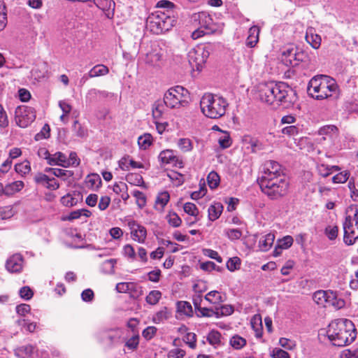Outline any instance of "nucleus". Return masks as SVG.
<instances>
[{
  "mask_svg": "<svg viewBox=\"0 0 358 358\" xmlns=\"http://www.w3.org/2000/svg\"><path fill=\"white\" fill-rule=\"evenodd\" d=\"M223 208L224 207L221 203L214 202L208 208V219L210 221H215L217 220L221 215L223 211Z\"/></svg>",
  "mask_w": 358,
  "mask_h": 358,
  "instance_id": "27",
  "label": "nucleus"
},
{
  "mask_svg": "<svg viewBox=\"0 0 358 358\" xmlns=\"http://www.w3.org/2000/svg\"><path fill=\"white\" fill-rule=\"evenodd\" d=\"M14 211L10 206H3L0 208V218L2 220H7L13 217Z\"/></svg>",
  "mask_w": 358,
  "mask_h": 358,
  "instance_id": "62",
  "label": "nucleus"
},
{
  "mask_svg": "<svg viewBox=\"0 0 358 358\" xmlns=\"http://www.w3.org/2000/svg\"><path fill=\"white\" fill-rule=\"evenodd\" d=\"M257 182L262 192L273 200L285 196L289 187V182L285 176L257 180Z\"/></svg>",
  "mask_w": 358,
  "mask_h": 358,
  "instance_id": "5",
  "label": "nucleus"
},
{
  "mask_svg": "<svg viewBox=\"0 0 358 358\" xmlns=\"http://www.w3.org/2000/svg\"><path fill=\"white\" fill-rule=\"evenodd\" d=\"M48 164L50 166H60L65 168L69 167L67 157L66 155L62 152H56L52 155L50 154Z\"/></svg>",
  "mask_w": 358,
  "mask_h": 358,
  "instance_id": "24",
  "label": "nucleus"
},
{
  "mask_svg": "<svg viewBox=\"0 0 358 358\" xmlns=\"http://www.w3.org/2000/svg\"><path fill=\"white\" fill-rule=\"evenodd\" d=\"M200 106L205 116L211 119H217L225 114L228 103L222 96L206 93L201 99Z\"/></svg>",
  "mask_w": 358,
  "mask_h": 358,
  "instance_id": "4",
  "label": "nucleus"
},
{
  "mask_svg": "<svg viewBox=\"0 0 358 358\" xmlns=\"http://www.w3.org/2000/svg\"><path fill=\"white\" fill-rule=\"evenodd\" d=\"M167 91L183 99H185L189 94L187 90L180 85L171 87Z\"/></svg>",
  "mask_w": 358,
  "mask_h": 358,
  "instance_id": "48",
  "label": "nucleus"
},
{
  "mask_svg": "<svg viewBox=\"0 0 358 358\" xmlns=\"http://www.w3.org/2000/svg\"><path fill=\"white\" fill-rule=\"evenodd\" d=\"M171 316V313L166 307L157 312L152 317V322L155 324H159L164 320L169 319Z\"/></svg>",
  "mask_w": 358,
  "mask_h": 358,
  "instance_id": "35",
  "label": "nucleus"
},
{
  "mask_svg": "<svg viewBox=\"0 0 358 358\" xmlns=\"http://www.w3.org/2000/svg\"><path fill=\"white\" fill-rule=\"evenodd\" d=\"M220 180L219 175L215 171H211L207 177L208 184L210 189L216 188L220 183Z\"/></svg>",
  "mask_w": 358,
  "mask_h": 358,
  "instance_id": "51",
  "label": "nucleus"
},
{
  "mask_svg": "<svg viewBox=\"0 0 358 358\" xmlns=\"http://www.w3.org/2000/svg\"><path fill=\"white\" fill-rule=\"evenodd\" d=\"M24 187V182L17 180L3 186V195L11 196L15 193L20 191Z\"/></svg>",
  "mask_w": 358,
  "mask_h": 358,
  "instance_id": "28",
  "label": "nucleus"
},
{
  "mask_svg": "<svg viewBox=\"0 0 358 358\" xmlns=\"http://www.w3.org/2000/svg\"><path fill=\"white\" fill-rule=\"evenodd\" d=\"M156 6L163 9V10L156 11L157 13H164L168 16H173L175 20L177 21L180 8L173 2L168 0H160L157 3Z\"/></svg>",
  "mask_w": 358,
  "mask_h": 358,
  "instance_id": "15",
  "label": "nucleus"
},
{
  "mask_svg": "<svg viewBox=\"0 0 358 358\" xmlns=\"http://www.w3.org/2000/svg\"><path fill=\"white\" fill-rule=\"evenodd\" d=\"M334 298V294L332 292L318 290L313 294V299L315 303L319 305L324 306L325 303H330L331 299Z\"/></svg>",
  "mask_w": 358,
  "mask_h": 358,
  "instance_id": "21",
  "label": "nucleus"
},
{
  "mask_svg": "<svg viewBox=\"0 0 358 358\" xmlns=\"http://www.w3.org/2000/svg\"><path fill=\"white\" fill-rule=\"evenodd\" d=\"M196 315L198 317H211L215 316L216 318H218V309L215 308V310H213V308L202 307L196 312Z\"/></svg>",
  "mask_w": 358,
  "mask_h": 358,
  "instance_id": "37",
  "label": "nucleus"
},
{
  "mask_svg": "<svg viewBox=\"0 0 358 358\" xmlns=\"http://www.w3.org/2000/svg\"><path fill=\"white\" fill-rule=\"evenodd\" d=\"M19 295L22 299L28 301L33 297L34 292L29 286H24L20 289Z\"/></svg>",
  "mask_w": 358,
  "mask_h": 358,
  "instance_id": "58",
  "label": "nucleus"
},
{
  "mask_svg": "<svg viewBox=\"0 0 358 358\" xmlns=\"http://www.w3.org/2000/svg\"><path fill=\"white\" fill-rule=\"evenodd\" d=\"M297 47H289L283 50L282 60L287 66H296V55Z\"/></svg>",
  "mask_w": 358,
  "mask_h": 358,
  "instance_id": "20",
  "label": "nucleus"
},
{
  "mask_svg": "<svg viewBox=\"0 0 358 358\" xmlns=\"http://www.w3.org/2000/svg\"><path fill=\"white\" fill-rule=\"evenodd\" d=\"M34 182L43 187H46L48 184L49 176L43 173H37L34 177Z\"/></svg>",
  "mask_w": 358,
  "mask_h": 358,
  "instance_id": "57",
  "label": "nucleus"
},
{
  "mask_svg": "<svg viewBox=\"0 0 358 358\" xmlns=\"http://www.w3.org/2000/svg\"><path fill=\"white\" fill-rule=\"evenodd\" d=\"M105 92H101L96 89H91L88 91L85 96V101L87 104H92L96 101L99 94H103Z\"/></svg>",
  "mask_w": 358,
  "mask_h": 358,
  "instance_id": "52",
  "label": "nucleus"
},
{
  "mask_svg": "<svg viewBox=\"0 0 358 358\" xmlns=\"http://www.w3.org/2000/svg\"><path fill=\"white\" fill-rule=\"evenodd\" d=\"M152 143V136L150 134H144L138 138V144L141 149H148Z\"/></svg>",
  "mask_w": 358,
  "mask_h": 358,
  "instance_id": "38",
  "label": "nucleus"
},
{
  "mask_svg": "<svg viewBox=\"0 0 358 358\" xmlns=\"http://www.w3.org/2000/svg\"><path fill=\"white\" fill-rule=\"evenodd\" d=\"M221 334L216 330H212L207 336V341L210 345H217L221 343Z\"/></svg>",
  "mask_w": 358,
  "mask_h": 358,
  "instance_id": "49",
  "label": "nucleus"
},
{
  "mask_svg": "<svg viewBox=\"0 0 358 358\" xmlns=\"http://www.w3.org/2000/svg\"><path fill=\"white\" fill-rule=\"evenodd\" d=\"M170 199V195L167 191H164L158 194L155 200V208L162 211Z\"/></svg>",
  "mask_w": 358,
  "mask_h": 358,
  "instance_id": "30",
  "label": "nucleus"
},
{
  "mask_svg": "<svg viewBox=\"0 0 358 358\" xmlns=\"http://www.w3.org/2000/svg\"><path fill=\"white\" fill-rule=\"evenodd\" d=\"M230 345L236 350H241L246 345V340L239 335H234L230 339Z\"/></svg>",
  "mask_w": 358,
  "mask_h": 358,
  "instance_id": "44",
  "label": "nucleus"
},
{
  "mask_svg": "<svg viewBox=\"0 0 358 358\" xmlns=\"http://www.w3.org/2000/svg\"><path fill=\"white\" fill-rule=\"evenodd\" d=\"M301 131V127L299 125H289L283 127L281 132L289 137H294L298 135Z\"/></svg>",
  "mask_w": 358,
  "mask_h": 358,
  "instance_id": "41",
  "label": "nucleus"
},
{
  "mask_svg": "<svg viewBox=\"0 0 358 358\" xmlns=\"http://www.w3.org/2000/svg\"><path fill=\"white\" fill-rule=\"evenodd\" d=\"M183 209L187 214L191 216L196 217L199 214V210L196 205L193 203H185L184 204Z\"/></svg>",
  "mask_w": 358,
  "mask_h": 358,
  "instance_id": "60",
  "label": "nucleus"
},
{
  "mask_svg": "<svg viewBox=\"0 0 358 358\" xmlns=\"http://www.w3.org/2000/svg\"><path fill=\"white\" fill-rule=\"evenodd\" d=\"M275 236L271 233L262 236L259 241V248L260 250L263 252L268 251L273 244Z\"/></svg>",
  "mask_w": 358,
  "mask_h": 358,
  "instance_id": "29",
  "label": "nucleus"
},
{
  "mask_svg": "<svg viewBox=\"0 0 358 358\" xmlns=\"http://www.w3.org/2000/svg\"><path fill=\"white\" fill-rule=\"evenodd\" d=\"M78 201L77 198L73 197L71 194H67L61 198L62 203L67 207L76 206Z\"/></svg>",
  "mask_w": 358,
  "mask_h": 358,
  "instance_id": "59",
  "label": "nucleus"
},
{
  "mask_svg": "<svg viewBox=\"0 0 358 358\" xmlns=\"http://www.w3.org/2000/svg\"><path fill=\"white\" fill-rule=\"evenodd\" d=\"M162 298V292L159 290H152L145 298L146 302L150 305H156Z\"/></svg>",
  "mask_w": 358,
  "mask_h": 358,
  "instance_id": "42",
  "label": "nucleus"
},
{
  "mask_svg": "<svg viewBox=\"0 0 358 358\" xmlns=\"http://www.w3.org/2000/svg\"><path fill=\"white\" fill-rule=\"evenodd\" d=\"M36 119V111L31 106H19L15 110V121L22 128L28 127Z\"/></svg>",
  "mask_w": 358,
  "mask_h": 358,
  "instance_id": "8",
  "label": "nucleus"
},
{
  "mask_svg": "<svg viewBox=\"0 0 358 358\" xmlns=\"http://www.w3.org/2000/svg\"><path fill=\"white\" fill-rule=\"evenodd\" d=\"M166 106L164 99L157 100L152 106V115L155 119H158L163 115Z\"/></svg>",
  "mask_w": 358,
  "mask_h": 358,
  "instance_id": "34",
  "label": "nucleus"
},
{
  "mask_svg": "<svg viewBox=\"0 0 358 358\" xmlns=\"http://www.w3.org/2000/svg\"><path fill=\"white\" fill-rule=\"evenodd\" d=\"M294 239L291 236H286L277 242V245L280 250H285L289 248L293 244Z\"/></svg>",
  "mask_w": 358,
  "mask_h": 358,
  "instance_id": "55",
  "label": "nucleus"
},
{
  "mask_svg": "<svg viewBox=\"0 0 358 358\" xmlns=\"http://www.w3.org/2000/svg\"><path fill=\"white\" fill-rule=\"evenodd\" d=\"M15 355L20 358H28L34 352V347L31 345L21 346L15 349Z\"/></svg>",
  "mask_w": 358,
  "mask_h": 358,
  "instance_id": "33",
  "label": "nucleus"
},
{
  "mask_svg": "<svg viewBox=\"0 0 358 358\" xmlns=\"http://www.w3.org/2000/svg\"><path fill=\"white\" fill-rule=\"evenodd\" d=\"M15 171L21 176L26 175L31 171L30 163L28 161H25L22 163L16 164L15 165Z\"/></svg>",
  "mask_w": 358,
  "mask_h": 358,
  "instance_id": "46",
  "label": "nucleus"
},
{
  "mask_svg": "<svg viewBox=\"0 0 358 358\" xmlns=\"http://www.w3.org/2000/svg\"><path fill=\"white\" fill-rule=\"evenodd\" d=\"M175 17L168 16L164 13L155 12L146 19V29L155 34H160L169 31L176 24Z\"/></svg>",
  "mask_w": 358,
  "mask_h": 358,
  "instance_id": "6",
  "label": "nucleus"
},
{
  "mask_svg": "<svg viewBox=\"0 0 358 358\" xmlns=\"http://www.w3.org/2000/svg\"><path fill=\"white\" fill-rule=\"evenodd\" d=\"M243 143L247 149H250L252 152L256 153L264 149L263 143L256 138L250 135H245L242 138Z\"/></svg>",
  "mask_w": 358,
  "mask_h": 358,
  "instance_id": "17",
  "label": "nucleus"
},
{
  "mask_svg": "<svg viewBox=\"0 0 358 358\" xmlns=\"http://www.w3.org/2000/svg\"><path fill=\"white\" fill-rule=\"evenodd\" d=\"M307 93L315 100H337L340 97V89L336 80L323 74L316 75L309 80Z\"/></svg>",
  "mask_w": 358,
  "mask_h": 358,
  "instance_id": "2",
  "label": "nucleus"
},
{
  "mask_svg": "<svg viewBox=\"0 0 358 358\" xmlns=\"http://www.w3.org/2000/svg\"><path fill=\"white\" fill-rule=\"evenodd\" d=\"M128 227L131 230V234L134 241L140 243H145L147 236V230L145 227L134 220L128 222Z\"/></svg>",
  "mask_w": 358,
  "mask_h": 358,
  "instance_id": "13",
  "label": "nucleus"
},
{
  "mask_svg": "<svg viewBox=\"0 0 358 358\" xmlns=\"http://www.w3.org/2000/svg\"><path fill=\"white\" fill-rule=\"evenodd\" d=\"M24 258L20 253L10 256L6 262V269L10 273H20L22 271Z\"/></svg>",
  "mask_w": 358,
  "mask_h": 358,
  "instance_id": "12",
  "label": "nucleus"
},
{
  "mask_svg": "<svg viewBox=\"0 0 358 358\" xmlns=\"http://www.w3.org/2000/svg\"><path fill=\"white\" fill-rule=\"evenodd\" d=\"M225 234L231 241H236L241 238L242 231L239 229H229L225 231Z\"/></svg>",
  "mask_w": 358,
  "mask_h": 358,
  "instance_id": "63",
  "label": "nucleus"
},
{
  "mask_svg": "<svg viewBox=\"0 0 358 358\" xmlns=\"http://www.w3.org/2000/svg\"><path fill=\"white\" fill-rule=\"evenodd\" d=\"M178 146L184 152H189L193 148L192 141L185 138H182L178 140Z\"/></svg>",
  "mask_w": 358,
  "mask_h": 358,
  "instance_id": "50",
  "label": "nucleus"
},
{
  "mask_svg": "<svg viewBox=\"0 0 358 358\" xmlns=\"http://www.w3.org/2000/svg\"><path fill=\"white\" fill-rule=\"evenodd\" d=\"M86 183L91 187H99L101 184V179L96 173H92L87 176L85 180Z\"/></svg>",
  "mask_w": 358,
  "mask_h": 358,
  "instance_id": "45",
  "label": "nucleus"
},
{
  "mask_svg": "<svg viewBox=\"0 0 358 358\" xmlns=\"http://www.w3.org/2000/svg\"><path fill=\"white\" fill-rule=\"evenodd\" d=\"M318 134L324 136V139L329 138L333 142L336 141L339 136L338 127L333 124H328L320 128Z\"/></svg>",
  "mask_w": 358,
  "mask_h": 358,
  "instance_id": "18",
  "label": "nucleus"
},
{
  "mask_svg": "<svg viewBox=\"0 0 358 358\" xmlns=\"http://www.w3.org/2000/svg\"><path fill=\"white\" fill-rule=\"evenodd\" d=\"M132 195L136 199V204L140 208H143L146 205V196L145 194L139 190H134Z\"/></svg>",
  "mask_w": 358,
  "mask_h": 358,
  "instance_id": "53",
  "label": "nucleus"
},
{
  "mask_svg": "<svg viewBox=\"0 0 358 358\" xmlns=\"http://www.w3.org/2000/svg\"><path fill=\"white\" fill-rule=\"evenodd\" d=\"M124 331L120 328L104 330L101 333V339L106 345L113 347L123 342Z\"/></svg>",
  "mask_w": 358,
  "mask_h": 358,
  "instance_id": "10",
  "label": "nucleus"
},
{
  "mask_svg": "<svg viewBox=\"0 0 358 358\" xmlns=\"http://www.w3.org/2000/svg\"><path fill=\"white\" fill-rule=\"evenodd\" d=\"M168 223L173 227H178L181 225L182 220L175 212H170L166 215Z\"/></svg>",
  "mask_w": 358,
  "mask_h": 358,
  "instance_id": "47",
  "label": "nucleus"
},
{
  "mask_svg": "<svg viewBox=\"0 0 358 358\" xmlns=\"http://www.w3.org/2000/svg\"><path fill=\"white\" fill-rule=\"evenodd\" d=\"M177 311L183 314L187 317L193 316V309L191 303L188 301H178L176 303Z\"/></svg>",
  "mask_w": 358,
  "mask_h": 358,
  "instance_id": "32",
  "label": "nucleus"
},
{
  "mask_svg": "<svg viewBox=\"0 0 358 358\" xmlns=\"http://www.w3.org/2000/svg\"><path fill=\"white\" fill-rule=\"evenodd\" d=\"M349 171L340 172L332 178V182L334 183H344L349 179Z\"/></svg>",
  "mask_w": 358,
  "mask_h": 358,
  "instance_id": "64",
  "label": "nucleus"
},
{
  "mask_svg": "<svg viewBox=\"0 0 358 358\" xmlns=\"http://www.w3.org/2000/svg\"><path fill=\"white\" fill-rule=\"evenodd\" d=\"M94 3L97 8L102 10H108L112 3L114 5L115 3L112 0H93Z\"/></svg>",
  "mask_w": 358,
  "mask_h": 358,
  "instance_id": "61",
  "label": "nucleus"
},
{
  "mask_svg": "<svg viewBox=\"0 0 358 358\" xmlns=\"http://www.w3.org/2000/svg\"><path fill=\"white\" fill-rule=\"evenodd\" d=\"M193 20L194 22H198L199 25V28L192 34L193 39L213 34L221 29L220 24L215 22L211 15L205 11L194 14Z\"/></svg>",
  "mask_w": 358,
  "mask_h": 358,
  "instance_id": "7",
  "label": "nucleus"
},
{
  "mask_svg": "<svg viewBox=\"0 0 358 358\" xmlns=\"http://www.w3.org/2000/svg\"><path fill=\"white\" fill-rule=\"evenodd\" d=\"M45 173H52L56 177L61 178L65 180L67 178L73 176V173L71 171L64 170L58 168H49L47 167L44 169Z\"/></svg>",
  "mask_w": 358,
  "mask_h": 358,
  "instance_id": "31",
  "label": "nucleus"
},
{
  "mask_svg": "<svg viewBox=\"0 0 358 358\" xmlns=\"http://www.w3.org/2000/svg\"><path fill=\"white\" fill-rule=\"evenodd\" d=\"M260 29L258 26L254 25L248 30V36L245 41V45L248 48H254L259 42Z\"/></svg>",
  "mask_w": 358,
  "mask_h": 358,
  "instance_id": "23",
  "label": "nucleus"
},
{
  "mask_svg": "<svg viewBox=\"0 0 358 358\" xmlns=\"http://www.w3.org/2000/svg\"><path fill=\"white\" fill-rule=\"evenodd\" d=\"M209 55L210 52L206 48H199L196 50L190 52L189 54L190 61L194 59L197 69H199V66L201 67L202 64L206 62Z\"/></svg>",
  "mask_w": 358,
  "mask_h": 358,
  "instance_id": "16",
  "label": "nucleus"
},
{
  "mask_svg": "<svg viewBox=\"0 0 358 358\" xmlns=\"http://www.w3.org/2000/svg\"><path fill=\"white\" fill-rule=\"evenodd\" d=\"M164 99L166 107L170 108H178L181 106H183V103H187L185 99L176 96V94H171L168 91L165 92Z\"/></svg>",
  "mask_w": 358,
  "mask_h": 358,
  "instance_id": "19",
  "label": "nucleus"
},
{
  "mask_svg": "<svg viewBox=\"0 0 358 358\" xmlns=\"http://www.w3.org/2000/svg\"><path fill=\"white\" fill-rule=\"evenodd\" d=\"M347 220H344L343 223V241L347 245H352L358 240V226H355V222H350L349 229H348L346 225Z\"/></svg>",
  "mask_w": 358,
  "mask_h": 358,
  "instance_id": "14",
  "label": "nucleus"
},
{
  "mask_svg": "<svg viewBox=\"0 0 358 358\" xmlns=\"http://www.w3.org/2000/svg\"><path fill=\"white\" fill-rule=\"evenodd\" d=\"M258 96L262 102L270 105L276 103L285 108H290L297 99L296 91L282 82L259 84Z\"/></svg>",
  "mask_w": 358,
  "mask_h": 358,
  "instance_id": "1",
  "label": "nucleus"
},
{
  "mask_svg": "<svg viewBox=\"0 0 358 358\" xmlns=\"http://www.w3.org/2000/svg\"><path fill=\"white\" fill-rule=\"evenodd\" d=\"M205 300L210 302L212 304H218L224 299L221 294L216 290L209 292L204 297Z\"/></svg>",
  "mask_w": 358,
  "mask_h": 358,
  "instance_id": "39",
  "label": "nucleus"
},
{
  "mask_svg": "<svg viewBox=\"0 0 358 358\" xmlns=\"http://www.w3.org/2000/svg\"><path fill=\"white\" fill-rule=\"evenodd\" d=\"M241 266V259L234 257L232 258H229L227 262V268L229 271L233 272L240 268Z\"/></svg>",
  "mask_w": 358,
  "mask_h": 358,
  "instance_id": "56",
  "label": "nucleus"
},
{
  "mask_svg": "<svg viewBox=\"0 0 358 358\" xmlns=\"http://www.w3.org/2000/svg\"><path fill=\"white\" fill-rule=\"evenodd\" d=\"M347 220V229H349L350 222H355V226H358V205H350L346 211V216L345 218Z\"/></svg>",
  "mask_w": 358,
  "mask_h": 358,
  "instance_id": "26",
  "label": "nucleus"
},
{
  "mask_svg": "<svg viewBox=\"0 0 358 358\" xmlns=\"http://www.w3.org/2000/svg\"><path fill=\"white\" fill-rule=\"evenodd\" d=\"M139 339L140 336L138 334H136L133 335L131 338L125 341L124 345L126 348H128V350L134 351L138 347ZM123 341H124V340Z\"/></svg>",
  "mask_w": 358,
  "mask_h": 358,
  "instance_id": "43",
  "label": "nucleus"
},
{
  "mask_svg": "<svg viewBox=\"0 0 358 358\" xmlns=\"http://www.w3.org/2000/svg\"><path fill=\"white\" fill-rule=\"evenodd\" d=\"M109 73V69L103 64H97L90 71V76L93 78L105 76Z\"/></svg>",
  "mask_w": 358,
  "mask_h": 358,
  "instance_id": "36",
  "label": "nucleus"
},
{
  "mask_svg": "<svg viewBox=\"0 0 358 358\" xmlns=\"http://www.w3.org/2000/svg\"><path fill=\"white\" fill-rule=\"evenodd\" d=\"M251 326L255 331V336L261 338L262 336V319L259 316H254L251 320Z\"/></svg>",
  "mask_w": 358,
  "mask_h": 358,
  "instance_id": "40",
  "label": "nucleus"
},
{
  "mask_svg": "<svg viewBox=\"0 0 358 358\" xmlns=\"http://www.w3.org/2000/svg\"><path fill=\"white\" fill-rule=\"evenodd\" d=\"M162 55L157 49L152 50L145 55L144 62L151 66H159L161 64Z\"/></svg>",
  "mask_w": 358,
  "mask_h": 358,
  "instance_id": "25",
  "label": "nucleus"
},
{
  "mask_svg": "<svg viewBox=\"0 0 358 358\" xmlns=\"http://www.w3.org/2000/svg\"><path fill=\"white\" fill-rule=\"evenodd\" d=\"M279 176H285L282 173L281 165L273 160L266 161L262 166V176L257 180H264Z\"/></svg>",
  "mask_w": 358,
  "mask_h": 358,
  "instance_id": "9",
  "label": "nucleus"
},
{
  "mask_svg": "<svg viewBox=\"0 0 358 358\" xmlns=\"http://www.w3.org/2000/svg\"><path fill=\"white\" fill-rule=\"evenodd\" d=\"M305 38L307 43H309L313 48L317 50L320 47L322 41L321 36L316 34L313 28L310 27L307 29Z\"/></svg>",
  "mask_w": 358,
  "mask_h": 358,
  "instance_id": "22",
  "label": "nucleus"
},
{
  "mask_svg": "<svg viewBox=\"0 0 358 358\" xmlns=\"http://www.w3.org/2000/svg\"><path fill=\"white\" fill-rule=\"evenodd\" d=\"M223 135L218 139V143L222 149L228 148L231 146L232 141L230 135L228 132H222Z\"/></svg>",
  "mask_w": 358,
  "mask_h": 358,
  "instance_id": "54",
  "label": "nucleus"
},
{
  "mask_svg": "<svg viewBox=\"0 0 358 358\" xmlns=\"http://www.w3.org/2000/svg\"><path fill=\"white\" fill-rule=\"evenodd\" d=\"M326 334L332 345L343 347L355 341L357 333L351 320L340 318L332 321L328 325Z\"/></svg>",
  "mask_w": 358,
  "mask_h": 358,
  "instance_id": "3",
  "label": "nucleus"
},
{
  "mask_svg": "<svg viewBox=\"0 0 358 358\" xmlns=\"http://www.w3.org/2000/svg\"><path fill=\"white\" fill-rule=\"evenodd\" d=\"M158 159L161 164L163 165L170 164L177 168L183 167L182 160L175 155V151L173 150L161 151L158 156Z\"/></svg>",
  "mask_w": 358,
  "mask_h": 358,
  "instance_id": "11",
  "label": "nucleus"
}]
</instances>
